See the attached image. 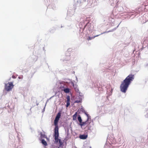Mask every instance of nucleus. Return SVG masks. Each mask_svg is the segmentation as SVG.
<instances>
[{
  "label": "nucleus",
  "mask_w": 148,
  "mask_h": 148,
  "mask_svg": "<svg viewBox=\"0 0 148 148\" xmlns=\"http://www.w3.org/2000/svg\"><path fill=\"white\" fill-rule=\"evenodd\" d=\"M14 86L12 82H8L5 85V90L8 91H10L13 88Z\"/></svg>",
  "instance_id": "obj_3"
},
{
  "label": "nucleus",
  "mask_w": 148,
  "mask_h": 148,
  "mask_svg": "<svg viewBox=\"0 0 148 148\" xmlns=\"http://www.w3.org/2000/svg\"><path fill=\"white\" fill-rule=\"evenodd\" d=\"M90 148H91L90 147Z\"/></svg>",
  "instance_id": "obj_16"
},
{
  "label": "nucleus",
  "mask_w": 148,
  "mask_h": 148,
  "mask_svg": "<svg viewBox=\"0 0 148 148\" xmlns=\"http://www.w3.org/2000/svg\"><path fill=\"white\" fill-rule=\"evenodd\" d=\"M64 91L66 93H69L70 92V90L68 88H66L64 89Z\"/></svg>",
  "instance_id": "obj_11"
},
{
  "label": "nucleus",
  "mask_w": 148,
  "mask_h": 148,
  "mask_svg": "<svg viewBox=\"0 0 148 148\" xmlns=\"http://www.w3.org/2000/svg\"><path fill=\"white\" fill-rule=\"evenodd\" d=\"M60 116L61 113L60 112L58 113L56 116L54 121V125L55 126L54 129H56L57 127V129H58V122L59 120V119L60 117Z\"/></svg>",
  "instance_id": "obj_2"
},
{
  "label": "nucleus",
  "mask_w": 148,
  "mask_h": 148,
  "mask_svg": "<svg viewBox=\"0 0 148 148\" xmlns=\"http://www.w3.org/2000/svg\"><path fill=\"white\" fill-rule=\"evenodd\" d=\"M58 148H59V147H58Z\"/></svg>",
  "instance_id": "obj_15"
},
{
  "label": "nucleus",
  "mask_w": 148,
  "mask_h": 148,
  "mask_svg": "<svg viewBox=\"0 0 148 148\" xmlns=\"http://www.w3.org/2000/svg\"><path fill=\"white\" fill-rule=\"evenodd\" d=\"M88 119H87V120L86 121L82 122V123H80L79 125L81 126H85L86 124H87L88 123Z\"/></svg>",
  "instance_id": "obj_6"
},
{
  "label": "nucleus",
  "mask_w": 148,
  "mask_h": 148,
  "mask_svg": "<svg viewBox=\"0 0 148 148\" xmlns=\"http://www.w3.org/2000/svg\"><path fill=\"white\" fill-rule=\"evenodd\" d=\"M78 119L80 123H81L82 122V120L80 115L78 116Z\"/></svg>",
  "instance_id": "obj_9"
},
{
  "label": "nucleus",
  "mask_w": 148,
  "mask_h": 148,
  "mask_svg": "<svg viewBox=\"0 0 148 148\" xmlns=\"http://www.w3.org/2000/svg\"><path fill=\"white\" fill-rule=\"evenodd\" d=\"M42 144L45 146L47 145V144L46 142L44 140H42Z\"/></svg>",
  "instance_id": "obj_12"
},
{
  "label": "nucleus",
  "mask_w": 148,
  "mask_h": 148,
  "mask_svg": "<svg viewBox=\"0 0 148 148\" xmlns=\"http://www.w3.org/2000/svg\"><path fill=\"white\" fill-rule=\"evenodd\" d=\"M55 140V142L56 143H58L59 141V139L58 138L59 134L58 132V129L57 128L54 129Z\"/></svg>",
  "instance_id": "obj_4"
},
{
  "label": "nucleus",
  "mask_w": 148,
  "mask_h": 148,
  "mask_svg": "<svg viewBox=\"0 0 148 148\" xmlns=\"http://www.w3.org/2000/svg\"><path fill=\"white\" fill-rule=\"evenodd\" d=\"M134 75L132 74L129 75L126 78L121 82L120 86L121 90L122 92L125 93L129 85L134 79Z\"/></svg>",
  "instance_id": "obj_1"
},
{
  "label": "nucleus",
  "mask_w": 148,
  "mask_h": 148,
  "mask_svg": "<svg viewBox=\"0 0 148 148\" xmlns=\"http://www.w3.org/2000/svg\"><path fill=\"white\" fill-rule=\"evenodd\" d=\"M81 102V101H80V100H76V101H75L74 103H80V102Z\"/></svg>",
  "instance_id": "obj_14"
},
{
  "label": "nucleus",
  "mask_w": 148,
  "mask_h": 148,
  "mask_svg": "<svg viewBox=\"0 0 148 148\" xmlns=\"http://www.w3.org/2000/svg\"><path fill=\"white\" fill-rule=\"evenodd\" d=\"M87 136L84 135H81L79 137L81 139H86L87 138Z\"/></svg>",
  "instance_id": "obj_7"
},
{
  "label": "nucleus",
  "mask_w": 148,
  "mask_h": 148,
  "mask_svg": "<svg viewBox=\"0 0 148 148\" xmlns=\"http://www.w3.org/2000/svg\"><path fill=\"white\" fill-rule=\"evenodd\" d=\"M59 143L60 144L59 145V147H61V146L63 145V143L61 140L60 139H59V141H58Z\"/></svg>",
  "instance_id": "obj_13"
},
{
  "label": "nucleus",
  "mask_w": 148,
  "mask_h": 148,
  "mask_svg": "<svg viewBox=\"0 0 148 148\" xmlns=\"http://www.w3.org/2000/svg\"><path fill=\"white\" fill-rule=\"evenodd\" d=\"M77 117V112H76L75 114L73 116V120H76Z\"/></svg>",
  "instance_id": "obj_8"
},
{
  "label": "nucleus",
  "mask_w": 148,
  "mask_h": 148,
  "mask_svg": "<svg viewBox=\"0 0 148 148\" xmlns=\"http://www.w3.org/2000/svg\"><path fill=\"white\" fill-rule=\"evenodd\" d=\"M99 35H97L92 37H89L88 38H87V40H88L89 41V40H91L92 39H94L95 37H97Z\"/></svg>",
  "instance_id": "obj_10"
},
{
  "label": "nucleus",
  "mask_w": 148,
  "mask_h": 148,
  "mask_svg": "<svg viewBox=\"0 0 148 148\" xmlns=\"http://www.w3.org/2000/svg\"><path fill=\"white\" fill-rule=\"evenodd\" d=\"M66 107H68L70 105V97L69 96H67L66 97Z\"/></svg>",
  "instance_id": "obj_5"
}]
</instances>
